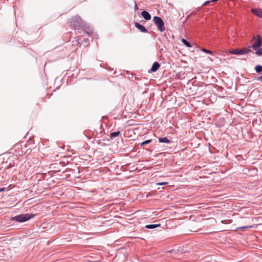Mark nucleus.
Returning <instances> with one entry per match:
<instances>
[{
  "label": "nucleus",
  "instance_id": "f257e3e1",
  "mask_svg": "<svg viewBox=\"0 0 262 262\" xmlns=\"http://www.w3.org/2000/svg\"><path fill=\"white\" fill-rule=\"evenodd\" d=\"M70 25L75 29H79L83 26V21L79 16L72 17L70 20Z\"/></svg>",
  "mask_w": 262,
  "mask_h": 262
},
{
  "label": "nucleus",
  "instance_id": "f03ea898",
  "mask_svg": "<svg viewBox=\"0 0 262 262\" xmlns=\"http://www.w3.org/2000/svg\"><path fill=\"white\" fill-rule=\"evenodd\" d=\"M34 216L33 214H21L13 217L11 220L18 222H24L27 221Z\"/></svg>",
  "mask_w": 262,
  "mask_h": 262
},
{
  "label": "nucleus",
  "instance_id": "7ed1b4c3",
  "mask_svg": "<svg viewBox=\"0 0 262 262\" xmlns=\"http://www.w3.org/2000/svg\"><path fill=\"white\" fill-rule=\"evenodd\" d=\"M153 20L157 28L160 32H162L165 30L164 21L160 17L155 16L153 18Z\"/></svg>",
  "mask_w": 262,
  "mask_h": 262
},
{
  "label": "nucleus",
  "instance_id": "20e7f679",
  "mask_svg": "<svg viewBox=\"0 0 262 262\" xmlns=\"http://www.w3.org/2000/svg\"><path fill=\"white\" fill-rule=\"evenodd\" d=\"M251 51V50H250L249 49H247V48H243V49H241L230 50L229 51L230 53H231L232 54H235V55H242V54H247Z\"/></svg>",
  "mask_w": 262,
  "mask_h": 262
},
{
  "label": "nucleus",
  "instance_id": "39448f33",
  "mask_svg": "<svg viewBox=\"0 0 262 262\" xmlns=\"http://www.w3.org/2000/svg\"><path fill=\"white\" fill-rule=\"evenodd\" d=\"M262 46V37L260 35L256 36V39L254 43L251 46L252 49L254 50H256L258 48H260Z\"/></svg>",
  "mask_w": 262,
  "mask_h": 262
},
{
  "label": "nucleus",
  "instance_id": "423d86ee",
  "mask_svg": "<svg viewBox=\"0 0 262 262\" xmlns=\"http://www.w3.org/2000/svg\"><path fill=\"white\" fill-rule=\"evenodd\" d=\"M251 12L258 17L262 18V10L260 9H252Z\"/></svg>",
  "mask_w": 262,
  "mask_h": 262
},
{
  "label": "nucleus",
  "instance_id": "0eeeda50",
  "mask_svg": "<svg viewBox=\"0 0 262 262\" xmlns=\"http://www.w3.org/2000/svg\"><path fill=\"white\" fill-rule=\"evenodd\" d=\"M135 26L137 28H138L139 30H140L141 32H143V33L147 32V29H145L144 26L140 25L139 23H138L137 22L135 23Z\"/></svg>",
  "mask_w": 262,
  "mask_h": 262
},
{
  "label": "nucleus",
  "instance_id": "6e6552de",
  "mask_svg": "<svg viewBox=\"0 0 262 262\" xmlns=\"http://www.w3.org/2000/svg\"><path fill=\"white\" fill-rule=\"evenodd\" d=\"M160 64L158 62H155L150 69L151 71L153 72L157 71L160 68Z\"/></svg>",
  "mask_w": 262,
  "mask_h": 262
},
{
  "label": "nucleus",
  "instance_id": "1a4fd4ad",
  "mask_svg": "<svg viewBox=\"0 0 262 262\" xmlns=\"http://www.w3.org/2000/svg\"><path fill=\"white\" fill-rule=\"evenodd\" d=\"M141 15L146 20H149L151 18L150 15L148 12L146 11H142L141 13Z\"/></svg>",
  "mask_w": 262,
  "mask_h": 262
},
{
  "label": "nucleus",
  "instance_id": "9d476101",
  "mask_svg": "<svg viewBox=\"0 0 262 262\" xmlns=\"http://www.w3.org/2000/svg\"><path fill=\"white\" fill-rule=\"evenodd\" d=\"M159 141L160 142H161V143H169L171 142L170 140H169V139H168L166 137L159 138Z\"/></svg>",
  "mask_w": 262,
  "mask_h": 262
},
{
  "label": "nucleus",
  "instance_id": "9b49d317",
  "mask_svg": "<svg viewBox=\"0 0 262 262\" xmlns=\"http://www.w3.org/2000/svg\"><path fill=\"white\" fill-rule=\"evenodd\" d=\"M160 226V224H150L146 225L145 227L148 229H154L158 227H159Z\"/></svg>",
  "mask_w": 262,
  "mask_h": 262
},
{
  "label": "nucleus",
  "instance_id": "f8f14e48",
  "mask_svg": "<svg viewBox=\"0 0 262 262\" xmlns=\"http://www.w3.org/2000/svg\"><path fill=\"white\" fill-rule=\"evenodd\" d=\"M119 134H120L119 131L114 132L110 134V137L111 138H114L117 137L118 136H119Z\"/></svg>",
  "mask_w": 262,
  "mask_h": 262
},
{
  "label": "nucleus",
  "instance_id": "ddd939ff",
  "mask_svg": "<svg viewBox=\"0 0 262 262\" xmlns=\"http://www.w3.org/2000/svg\"><path fill=\"white\" fill-rule=\"evenodd\" d=\"M181 41L187 47H191V45L186 39L182 38Z\"/></svg>",
  "mask_w": 262,
  "mask_h": 262
},
{
  "label": "nucleus",
  "instance_id": "4468645a",
  "mask_svg": "<svg viewBox=\"0 0 262 262\" xmlns=\"http://www.w3.org/2000/svg\"><path fill=\"white\" fill-rule=\"evenodd\" d=\"M255 70L257 72H260L262 71V66L257 65L255 67Z\"/></svg>",
  "mask_w": 262,
  "mask_h": 262
},
{
  "label": "nucleus",
  "instance_id": "2eb2a0df",
  "mask_svg": "<svg viewBox=\"0 0 262 262\" xmlns=\"http://www.w3.org/2000/svg\"><path fill=\"white\" fill-rule=\"evenodd\" d=\"M255 54L257 56H261L262 55V48H260L257 50L256 51Z\"/></svg>",
  "mask_w": 262,
  "mask_h": 262
},
{
  "label": "nucleus",
  "instance_id": "dca6fc26",
  "mask_svg": "<svg viewBox=\"0 0 262 262\" xmlns=\"http://www.w3.org/2000/svg\"><path fill=\"white\" fill-rule=\"evenodd\" d=\"M253 227V225L252 226H244L238 228L239 229L243 230L244 229H247V228H252Z\"/></svg>",
  "mask_w": 262,
  "mask_h": 262
},
{
  "label": "nucleus",
  "instance_id": "f3484780",
  "mask_svg": "<svg viewBox=\"0 0 262 262\" xmlns=\"http://www.w3.org/2000/svg\"><path fill=\"white\" fill-rule=\"evenodd\" d=\"M151 142V140H147L143 142L142 143H141V145L143 146L145 144H148V143H150Z\"/></svg>",
  "mask_w": 262,
  "mask_h": 262
},
{
  "label": "nucleus",
  "instance_id": "a211bd4d",
  "mask_svg": "<svg viewBox=\"0 0 262 262\" xmlns=\"http://www.w3.org/2000/svg\"><path fill=\"white\" fill-rule=\"evenodd\" d=\"M202 51L204 52H205V53H209V54H212V52L211 51H209V50H208L206 49H204V48H203L202 49Z\"/></svg>",
  "mask_w": 262,
  "mask_h": 262
},
{
  "label": "nucleus",
  "instance_id": "6ab92c4d",
  "mask_svg": "<svg viewBox=\"0 0 262 262\" xmlns=\"http://www.w3.org/2000/svg\"><path fill=\"white\" fill-rule=\"evenodd\" d=\"M168 184V182H161V183H157L156 184L157 185H166Z\"/></svg>",
  "mask_w": 262,
  "mask_h": 262
},
{
  "label": "nucleus",
  "instance_id": "aec40b11",
  "mask_svg": "<svg viewBox=\"0 0 262 262\" xmlns=\"http://www.w3.org/2000/svg\"><path fill=\"white\" fill-rule=\"evenodd\" d=\"M211 2V1H206V2H205L203 4V6H206V5H208L209 3H210Z\"/></svg>",
  "mask_w": 262,
  "mask_h": 262
},
{
  "label": "nucleus",
  "instance_id": "412c9836",
  "mask_svg": "<svg viewBox=\"0 0 262 262\" xmlns=\"http://www.w3.org/2000/svg\"><path fill=\"white\" fill-rule=\"evenodd\" d=\"M257 79H258V80H259V81H262V75H261V76H259V77H258V78H257Z\"/></svg>",
  "mask_w": 262,
  "mask_h": 262
},
{
  "label": "nucleus",
  "instance_id": "4be33fe9",
  "mask_svg": "<svg viewBox=\"0 0 262 262\" xmlns=\"http://www.w3.org/2000/svg\"><path fill=\"white\" fill-rule=\"evenodd\" d=\"M83 41H84V42H85V43H88V42H89L88 39H84V40H83Z\"/></svg>",
  "mask_w": 262,
  "mask_h": 262
},
{
  "label": "nucleus",
  "instance_id": "5701e85b",
  "mask_svg": "<svg viewBox=\"0 0 262 262\" xmlns=\"http://www.w3.org/2000/svg\"><path fill=\"white\" fill-rule=\"evenodd\" d=\"M5 190V188L3 187L0 189V191H3Z\"/></svg>",
  "mask_w": 262,
  "mask_h": 262
},
{
  "label": "nucleus",
  "instance_id": "b1692460",
  "mask_svg": "<svg viewBox=\"0 0 262 262\" xmlns=\"http://www.w3.org/2000/svg\"><path fill=\"white\" fill-rule=\"evenodd\" d=\"M76 41L77 42V45L80 44L79 39H76Z\"/></svg>",
  "mask_w": 262,
  "mask_h": 262
}]
</instances>
